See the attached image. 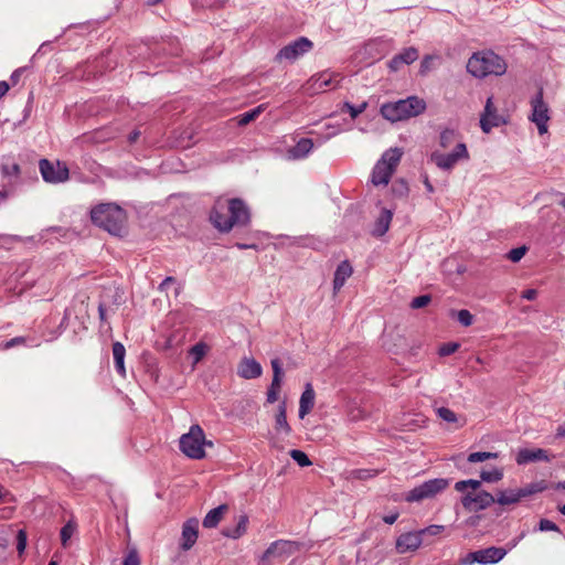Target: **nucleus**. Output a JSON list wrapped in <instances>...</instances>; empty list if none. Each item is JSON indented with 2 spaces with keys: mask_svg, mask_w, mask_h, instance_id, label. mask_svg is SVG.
Returning a JSON list of instances; mask_svg holds the SVG:
<instances>
[{
  "mask_svg": "<svg viewBox=\"0 0 565 565\" xmlns=\"http://www.w3.org/2000/svg\"><path fill=\"white\" fill-rule=\"evenodd\" d=\"M210 220L220 232H230L234 226L249 223V209L241 199H217L210 214Z\"/></svg>",
  "mask_w": 565,
  "mask_h": 565,
  "instance_id": "1",
  "label": "nucleus"
},
{
  "mask_svg": "<svg viewBox=\"0 0 565 565\" xmlns=\"http://www.w3.org/2000/svg\"><path fill=\"white\" fill-rule=\"evenodd\" d=\"M90 218L94 224L108 233L120 235L125 230L127 215L125 210L117 204L102 203L92 209Z\"/></svg>",
  "mask_w": 565,
  "mask_h": 565,
  "instance_id": "2",
  "label": "nucleus"
},
{
  "mask_svg": "<svg viewBox=\"0 0 565 565\" xmlns=\"http://www.w3.org/2000/svg\"><path fill=\"white\" fill-rule=\"evenodd\" d=\"M467 71L477 78L501 76L507 72V63L492 51H480L468 60Z\"/></svg>",
  "mask_w": 565,
  "mask_h": 565,
  "instance_id": "3",
  "label": "nucleus"
},
{
  "mask_svg": "<svg viewBox=\"0 0 565 565\" xmlns=\"http://www.w3.org/2000/svg\"><path fill=\"white\" fill-rule=\"evenodd\" d=\"M426 102L418 96H409L405 99L385 103L381 106V115L392 121L406 120L419 116L426 110Z\"/></svg>",
  "mask_w": 565,
  "mask_h": 565,
  "instance_id": "4",
  "label": "nucleus"
},
{
  "mask_svg": "<svg viewBox=\"0 0 565 565\" xmlns=\"http://www.w3.org/2000/svg\"><path fill=\"white\" fill-rule=\"evenodd\" d=\"M180 450L191 459H203L205 447H213L211 440L205 439V434L200 425H192L186 434L180 437Z\"/></svg>",
  "mask_w": 565,
  "mask_h": 565,
  "instance_id": "5",
  "label": "nucleus"
},
{
  "mask_svg": "<svg viewBox=\"0 0 565 565\" xmlns=\"http://www.w3.org/2000/svg\"><path fill=\"white\" fill-rule=\"evenodd\" d=\"M402 154L403 152L399 148H391L382 154L372 171L371 181L374 185L388 184L392 174L401 161Z\"/></svg>",
  "mask_w": 565,
  "mask_h": 565,
  "instance_id": "6",
  "label": "nucleus"
},
{
  "mask_svg": "<svg viewBox=\"0 0 565 565\" xmlns=\"http://www.w3.org/2000/svg\"><path fill=\"white\" fill-rule=\"evenodd\" d=\"M470 156L466 143L457 142L451 152L445 153L435 150L430 154V161L443 171L450 172L460 161L469 160Z\"/></svg>",
  "mask_w": 565,
  "mask_h": 565,
  "instance_id": "7",
  "label": "nucleus"
},
{
  "mask_svg": "<svg viewBox=\"0 0 565 565\" xmlns=\"http://www.w3.org/2000/svg\"><path fill=\"white\" fill-rule=\"evenodd\" d=\"M531 114L529 120L533 122L540 135L548 131V121L551 119L550 107L543 98V90L540 89L536 95L531 99Z\"/></svg>",
  "mask_w": 565,
  "mask_h": 565,
  "instance_id": "8",
  "label": "nucleus"
},
{
  "mask_svg": "<svg viewBox=\"0 0 565 565\" xmlns=\"http://www.w3.org/2000/svg\"><path fill=\"white\" fill-rule=\"evenodd\" d=\"M449 486V480L445 478H436L423 482L415 487L406 494V501L418 502L425 499H430L443 492Z\"/></svg>",
  "mask_w": 565,
  "mask_h": 565,
  "instance_id": "9",
  "label": "nucleus"
},
{
  "mask_svg": "<svg viewBox=\"0 0 565 565\" xmlns=\"http://www.w3.org/2000/svg\"><path fill=\"white\" fill-rule=\"evenodd\" d=\"M39 168L43 180L47 183H63L68 180L70 171L64 162H52L47 159H41Z\"/></svg>",
  "mask_w": 565,
  "mask_h": 565,
  "instance_id": "10",
  "label": "nucleus"
},
{
  "mask_svg": "<svg viewBox=\"0 0 565 565\" xmlns=\"http://www.w3.org/2000/svg\"><path fill=\"white\" fill-rule=\"evenodd\" d=\"M312 47L313 43L308 38L300 36L280 49L276 55V61H288L292 63L306 53L310 52Z\"/></svg>",
  "mask_w": 565,
  "mask_h": 565,
  "instance_id": "11",
  "label": "nucleus"
},
{
  "mask_svg": "<svg viewBox=\"0 0 565 565\" xmlns=\"http://www.w3.org/2000/svg\"><path fill=\"white\" fill-rule=\"evenodd\" d=\"M508 554V550L504 547H487L483 550H478L475 552H470L463 559L466 565H472L473 563H478L481 565H490L499 563L504 556Z\"/></svg>",
  "mask_w": 565,
  "mask_h": 565,
  "instance_id": "12",
  "label": "nucleus"
},
{
  "mask_svg": "<svg viewBox=\"0 0 565 565\" xmlns=\"http://www.w3.org/2000/svg\"><path fill=\"white\" fill-rule=\"evenodd\" d=\"M297 550L295 542L287 540H277L273 542L268 548L263 553L258 565H268L271 559H286L292 555Z\"/></svg>",
  "mask_w": 565,
  "mask_h": 565,
  "instance_id": "13",
  "label": "nucleus"
},
{
  "mask_svg": "<svg viewBox=\"0 0 565 565\" xmlns=\"http://www.w3.org/2000/svg\"><path fill=\"white\" fill-rule=\"evenodd\" d=\"M495 502V498L487 491L466 492L461 498L462 507L470 512L487 509Z\"/></svg>",
  "mask_w": 565,
  "mask_h": 565,
  "instance_id": "14",
  "label": "nucleus"
},
{
  "mask_svg": "<svg viewBox=\"0 0 565 565\" xmlns=\"http://www.w3.org/2000/svg\"><path fill=\"white\" fill-rule=\"evenodd\" d=\"M341 81V76L337 73L332 72H321L319 74L313 75L309 81V89L313 93L323 92L327 89L335 88Z\"/></svg>",
  "mask_w": 565,
  "mask_h": 565,
  "instance_id": "15",
  "label": "nucleus"
},
{
  "mask_svg": "<svg viewBox=\"0 0 565 565\" xmlns=\"http://www.w3.org/2000/svg\"><path fill=\"white\" fill-rule=\"evenodd\" d=\"M501 122V117L497 114V109L493 106L492 97H489L480 118V127L483 132L488 134L492 128L500 126Z\"/></svg>",
  "mask_w": 565,
  "mask_h": 565,
  "instance_id": "16",
  "label": "nucleus"
},
{
  "mask_svg": "<svg viewBox=\"0 0 565 565\" xmlns=\"http://www.w3.org/2000/svg\"><path fill=\"white\" fill-rule=\"evenodd\" d=\"M422 545L420 532H407L401 534L396 540V550L398 553L404 554L414 552Z\"/></svg>",
  "mask_w": 565,
  "mask_h": 565,
  "instance_id": "17",
  "label": "nucleus"
},
{
  "mask_svg": "<svg viewBox=\"0 0 565 565\" xmlns=\"http://www.w3.org/2000/svg\"><path fill=\"white\" fill-rule=\"evenodd\" d=\"M198 527L199 521L196 519H190L183 524L180 544L183 551L191 550L195 544L199 535Z\"/></svg>",
  "mask_w": 565,
  "mask_h": 565,
  "instance_id": "18",
  "label": "nucleus"
},
{
  "mask_svg": "<svg viewBox=\"0 0 565 565\" xmlns=\"http://www.w3.org/2000/svg\"><path fill=\"white\" fill-rule=\"evenodd\" d=\"M515 461L518 465H526L534 461H550V456L542 448H523L516 454Z\"/></svg>",
  "mask_w": 565,
  "mask_h": 565,
  "instance_id": "19",
  "label": "nucleus"
},
{
  "mask_svg": "<svg viewBox=\"0 0 565 565\" xmlns=\"http://www.w3.org/2000/svg\"><path fill=\"white\" fill-rule=\"evenodd\" d=\"M419 54L417 49L413 46L404 49L399 54H396L390 60L388 67L391 71L397 72L403 65H408L415 62Z\"/></svg>",
  "mask_w": 565,
  "mask_h": 565,
  "instance_id": "20",
  "label": "nucleus"
},
{
  "mask_svg": "<svg viewBox=\"0 0 565 565\" xmlns=\"http://www.w3.org/2000/svg\"><path fill=\"white\" fill-rule=\"evenodd\" d=\"M262 373V365L253 358L242 359L237 367V374L245 380L257 379Z\"/></svg>",
  "mask_w": 565,
  "mask_h": 565,
  "instance_id": "21",
  "label": "nucleus"
},
{
  "mask_svg": "<svg viewBox=\"0 0 565 565\" xmlns=\"http://www.w3.org/2000/svg\"><path fill=\"white\" fill-rule=\"evenodd\" d=\"M315 147L313 140L310 138H301L297 143L287 150V156L292 160H301L309 156Z\"/></svg>",
  "mask_w": 565,
  "mask_h": 565,
  "instance_id": "22",
  "label": "nucleus"
},
{
  "mask_svg": "<svg viewBox=\"0 0 565 565\" xmlns=\"http://www.w3.org/2000/svg\"><path fill=\"white\" fill-rule=\"evenodd\" d=\"M316 393L311 383L305 385V390L299 399V417L305 418L313 408Z\"/></svg>",
  "mask_w": 565,
  "mask_h": 565,
  "instance_id": "23",
  "label": "nucleus"
},
{
  "mask_svg": "<svg viewBox=\"0 0 565 565\" xmlns=\"http://www.w3.org/2000/svg\"><path fill=\"white\" fill-rule=\"evenodd\" d=\"M353 268L348 260H343L335 269L333 278V290L338 292L345 284L347 279L351 277Z\"/></svg>",
  "mask_w": 565,
  "mask_h": 565,
  "instance_id": "24",
  "label": "nucleus"
},
{
  "mask_svg": "<svg viewBox=\"0 0 565 565\" xmlns=\"http://www.w3.org/2000/svg\"><path fill=\"white\" fill-rule=\"evenodd\" d=\"M286 412H287V407H286V402L284 401L278 405V412L275 417V430L278 434L288 436L291 433V427L289 426V424L287 422Z\"/></svg>",
  "mask_w": 565,
  "mask_h": 565,
  "instance_id": "25",
  "label": "nucleus"
},
{
  "mask_svg": "<svg viewBox=\"0 0 565 565\" xmlns=\"http://www.w3.org/2000/svg\"><path fill=\"white\" fill-rule=\"evenodd\" d=\"M125 355H126L125 347L120 342H115L113 344V356H114V362H115V369L118 372V374L122 377L126 376Z\"/></svg>",
  "mask_w": 565,
  "mask_h": 565,
  "instance_id": "26",
  "label": "nucleus"
},
{
  "mask_svg": "<svg viewBox=\"0 0 565 565\" xmlns=\"http://www.w3.org/2000/svg\"><path fill=\"white\" fill-rule=\"evenodd\" d=\"M226 510L227 505L222 504L209 511V513L203 519V526L206 529L215 527L222 520L223 514Z\"/></svg>",
  "mask_w": 565,
  "mask_h": 565,
  "instance_id": "27",
  "label": "nucleus"
},
{
  "mask_svg": "<svg viewBox=\"0 0 565 565\" xmlns=\"http://www.w3.org/2000/svg\"><path fill=\"white\" fill-rule=\"evenodd\" d=\"M522 499L520 489H509L500 491L495 498V502L501 505L515 504Z\"/></svg>",
  "mask_w": 565,
  "mask_h": 565,
  "instance_id": "28",
  "label": "nucleus"
},
{
  "mask_svg": "<svg viewBox=\"0 0 565 565\" xmlns=\"http://www.w3.org/2000/svg\"><path fill=\"white\" fill-rule=\"evenodd\" d=\"M247 524H248L247 515H241L238 518L236 526L233 529H230V527L224 529L223 535L226 537H231V539H238L243 534H245V532L247 530Z\"/></svg>",
  "mask_w": 565,
  "mask_h": 565,
  "instance_id": "29",
  "label": "nucleus"
},
{
  "mask_svg": "<svg viewBox=\"0 0 565 565\" xmlns=\"http://www.w3.org/2000/svg\"><path fill=\"white\" fill-rule=\"evenodd\" d=\"M391 221L392 212L388 210H383L376 221L374 233L379 236L384 235L390 227Z\"/></svg>",
  "mask_w": 565,
  "mask_h": 565,
  "instance_id": "30",
  "label": "nucleus"
},
{
  "mask_svg": "<svg viewBox=\"0 0 565 565\" xmlns=\"http://www.w3.org/2000/svg\"><path fill=\"white\" fill-rule=\"evenodd\" d=\"M457 142H460L458 140V134L454 129H445L440 132L439 136V146L443 149H448L452 145L456 146Z\"/></svg>",
  "mask_w": 565,
  "mask_h": 565,
  "instance_id": "31",
  "label": "nucleus"
},
{
  "mask_svg": "<svg viewBox=\"0 0 565 565\" xmlns=\"http://www.w3.org/2000/svg\"><path fill=\"white\" fill-rule=\"evenodd\" d=\"M265 109L264 105H259L237 117V124L239 126L248 125L250 121L255 120Z\"/></svg>",
  "mask_w": 565,
  "mask_h": 565,
  "instance_id": "32",
  "label": "nucleus"
},
{
  "mask_svg": "<svg viewBox=\"0 0 565 565\" xmlns=\"http://www.w3.org/2000/svg\"><path fill=\"white\" fill-rule=\"evenodd\" d=\"M281 382L282 380L279 379H273L271 384L268 387L267 394H266V401L269 404H273L277 402L280 390H281Z\"/></svg>",
  "mask_w": 565,
  "mask_h": 565,
  "instance_id": "33",
  "label": "nucleus"
},
{
  "mask_svg": "<svg viewBox=\"0 0 565 565\" xmlns=\"http://www.w3.org/2000/svg\"><path fill=\"white\" fill-rule=\"evenodd\" d=\"M76 523L73 522V521H68L62 529H61V532H60V536H61V543L64 547H66L68 545V541L71 540V537L74 535V533L76 532Z\"/></svg>",
  "mask_w": 565,
  "mask_h": 565,
  "instance_id": "34",
  "label": "nucleus"
},
{
  "mask_svg": "<svg viewBox=\"0 0 565 565\" xmlns=\"http://www.w3.org/2000/svg\"><path fill=\"white\" fill-rule=\"evenodd\" d=\"M480 486H481L480 480L469 479V480H461V481L456 482L455 489L459 492H465L468 488H470L471 489L470 492H476L480 488Z\"/></svg>",
  "mask_w": 565,
  "mask_h": 565,
  "instance_id": "35",
  "label": "nucleus"
},
{
  "mask_svg": "<svg viewBox=\"0 0 565 565\" xmlns=\"http://www.w3.org/2000/svg\"><path fill=\"white\" fill-rule=\"evenodd\" d=\"M498 457H499L498 452L477 451V452H471L468 456V461L469 462H481V461H486L488 459H497Z\"/></svg>",
  "mask_w": 565,
  "mask_h": 565,
  "instance_id": "36",
  "label": "nucleus"
},
{
  "mask_svg": "<svg viewBox=\"0 0 565 565\" xmlns=\"http://www.w3.org/2000/svg\"><path fill=\"white\" fill-rule=\"evenodd\" d=\"M546 488L547 487L544 483V481H541V482L531 483L524 488H521L520 491H521L522 498H525V497H530L534 493L542 492V491L546 490Z\"/></svg>",
  "mask_w": 565,
  "mask_h": 565,
  "instance_id": "37",
  "label": "nucleus"
},
{
  "mask_svg": "<svg viewBox=\"0 0 565 565\" xmlns=\"http://www.w3.org/2000/svg\"><path fill=\"white\" fill-rule=\"evenodd\" d=\"M481 480L486 482H497L502 479L503 472L501 469L494 468L492 470H483L480 473Z\"/></svg>",
  "mask_w": 565,
  "mask_h": 565,
  "instance_id": "38",
  "label": "nucleus"
},
{
  "mask_svg": "<svg viewBox=\"0 0 565 565\" xmlns=\"http://www.w3.org/2000/svg\"><path fill=\"white\" fill-rule=\"evenodd\" d=\"M122 565H141L138 550L135 546L128 548V552L122 559Z\"/></svg>",
  "mask_w": 565,
  "mask_h": 565,
  "instance_id": "39",
  "label": "nucleus"
},
{
  "mask_svg": "<svg viewBox=\"0 0 565 565\" xmlns=\"http://www.w3.org/2000/svg\"><path fill=\"white\" fill-rule=\"evenodd\" d=\"M438 60L436 55H426L420 62L419 73L420 75L428 74L435 67V61Z\"/></svg>",
  "mask_w": 565,
  "mask_h": 565,
  "instance_id": "40",
  "label": "nucleus"
},
{
  "mask_svg": "<svg viewBox=\"0 0 565 565\" xmlns=\"http://www.w3.org/2000/svg\"><path fill=\"white\" fill-rule=\"evenodd\" d=\"M290 457L300 466V467H309L311 466V460L309 457L302 451L298 449H292L290 451Z\"/></svg>",
  "mask_w": 565,
  "mask_h": 565,
  "instance_id": "41",
  "label": "nucleus"
},
{
  "mask_svg": "<svg viewBox=\"0 0 565 565\" xmlns=\"http://www.w3.org/2000/svg\"><path fill=\"white\" fill-rule=\"evenodd\" d=\"M1 171L4 177L17 178L20 174V167L15 162L3 163L1 167Z\"/></svg>",
  "mask_w": 565,
  "mask_h": 565,
  "instance_id": "42",
  "label": "nucleus"
},
{
  "mask_svg": "<svg viewBox=\"0 0 565 565\" xmlns=\"http://www.w3.org/2000/svg\"><path fill=\"white\" fill-rule=\"evenodd\" d=\"M456 316L459 323L462 324L463 327H469L473 322V316L470 313L469 310L461 309L456 312Z\"/></svg>",
  "mask_w": 565,
  "mask_h": 565,
  "instance_id": "43",
  "label": "nucleus"
},
{
  "mask_svg": "<svg viewBox=\"0 0 565 565\" xmlns=\"http://www.w3.org/2000/svg\"><path fill=\"white\" fill-rule=\"evenodd\" d=\"M438 416L447 422V423H456L457 422V415L455 412H452L450 408L447 407H439L437 409Z\"/></svg>",
  "mask_w": 565,
  "mask_h": 565,
  "instance_id": "44",
  "label": "nucleus"
},
{
  "mask_svg": "<svg viewBox=\"0 0 565 565\" xmlns=\"http://www.w3.org/2000/svg\"><path fill=\"white\" fill-rule=\"evenodd\" d=\"M377 475V471L375 470H369V469H356L351 472V476L355 479L360 480H366L370 478H373Z\"/></svg>",
  "mask_w": 565,
  "mask_h": 565,
  "instance_id": "45",
  "label": "nucleus"
},
{
  "mask_svg": "<svg viewBox=\"0 0 565 565\" xmlns=\"http://www.w3.org/2000/svg\"><path fill=\"white\" fill-rule=\"evenodd\" d=\"M431 301V297L429 295H422L418 297H415L412 302L411 307L413 309H420L426 307Z\"/></svg>",
  "mask_w": 565,
  "mask_h": 565,
  "instance_id": "46",
  "label": "nucleus"
},
{
  "mask_svg": "<svg viewBox=\"0 0 565 565\" xmlns=\"http://www.w3.org/2000/svg\"><path fill=\"white\" fill-rule=\"evenodd\" d=\"M458 349H459V343H457V342H447V343H444L439 348L438 353L441 356H447V355H450V354L455 353Z\"/></svg>",
  "mask_w": 565,
  "mask_h": 565,
  "instance_id": "47",
  "label": "nucleus"
},
{
  "mask_svg": "<svg viewBox=\"0 0 565 565\" xmlns=\"http://www.w3.org/2000/svg\"><path fill=\"white\" fill-rule=\"evenodd\" d=\"M525 253H526L525 246L516 247L509 252L508 258L513 263H518L523 258Z\"/></svg>",
  "mask_w": 565,
  "mask_h": 565,
  "instance_id": "48",
  "label": "nucleus"
},
{
  "mask_svg": "<svg viewBox=\"0 0 565 565\" xmlns=\"http://www.w3.org/2000/svg\"><path fill=\"white\" fill-rule=\"evenodd\" d=\"M26 540V532L24 530H19L17 534V550L20 555L25 551Z\"/></svg>",
  "mask_w": 565,
  "mask_h": 565,
  "instance_id": "49",
  "label": "nucleus"
},
{
  "mask_svg": "<svg viewBox=\"0 0 565 565\" xmlns=\"http://www.w3.org/2000/svg\"><path fill=\"white\" fill-rule=\"evenodd\" d=\"M366 103H362L359 106L351 105L349 103H345V108L348 109L351 118L355 119L360 114H362L366 108Z\"/></svg>",
  "mask_w": 565,
  "mask_h": 565,
  "instance_id": "50",
  "label": "nucleus"
},
{
  "mask_svg": "<svg viewBox=\"0 0 565 565\" xmlns=\"http://www.w3.org/2000/svg\"><path fill=\"white\" fill-rule=\"evenodd\" d=\"M539 530L542 532L555 531L559 532V527L551 520L542 519L539 523Z\"/></svg>",
  "mask_w": 565,
  "mask_h": 565,
  "instance_id": "51",
  "label": "nucleus"
},
{
  "mask_svg": "<svg viewBox=\"0 0 565 565\" xmlns=\"http://www.w3.org/2000/svg\"><path fill=\"white\" fill-rule=\"evenodd\" d=\"M393 192L399 196H404L408 193L407 183L404 180H399L393 184Z\"/></svg>",
  "mask_w": 565,
  "mask_h": 565,
  "instance_id": "52",
  "label": "nucleus"
},
{
  "mask_svg": "<svg viewBox=\"0 0 565 565\" xmlns=\"http://www.w3.org/2000/svg\"><path fill=\"white\" fill-rule=\"evenodd\" d=\"M25 338L24 337H15L4 343H1L0 344V349L2 350H9L13 347H17V345H20V344H24L25 343Z\"/></svg>",
  "mask_w": 565,
  "mask_h": 565,
  "instance_id": "53",
  "label": "nucleus"
},
{
  "mask_svg": "<svg viewBox=\"0 0 565 565\" xmlns=\"http://www.w3.org/2000/svg\"><path fill=\"white\" fill-rule=\"evenodd\" d=\"M271 369H273V379L282 380V369L281 363L278 359L271 360Z\"/></svg>",
  "mask_w": 565,
  "mask_h": 565,
  "instance_id": "54",
  "label": "nucleus"
},
{
  "mask_svg": "<svg viewBox=\"0 0 565 565\" xmlns=\"http://www.w3.org/2000/svg\"><path fill=\"white\" fill-rule=\"evenodd\" d=\"M191 354H193L195 356L196 361H200L204 356V354H205V345L202 344V343L195 344L191 349Z\"/></svg>",
  "mask_w": 565,
  "mask_h": 565,
  "instance_id": "55",
  "label": "nucleus"
},
{
  "mask_svg": "<svg viewBox=\"0 0 565 565\" xmlns=\"http://www.w3.org/2000/svg\"><path fill=\"white\" fill-rule=\"evenodd\" d=\"M444 530L443 525H430L424 530L420 531V534H430V535H437Z\"/></svg>",
  "mask_w": 565,
  "mask_h": 565,
  "instance_id": "56",
  "label": "nucleus"
},
{
  "mask_svg": "<svg viewBox=\"0 0 565 565\" xmlns=\"http://www.w3.org/2000/svg\"><path fill=\"white\" fill-rule=\"evenodd\" d=\"M537 296V291L535 289H526L522 292V298L526 300H534Z\"/></svg>",
  "mask_w": 565,
  "mask_h": 565,
  "instance_id": "57",
  "label": "nucleus"
},
{
  "mask_svg": "<svg viewBox=\"0 0 565 565\" xmlns=\"http://www.w3.org/2000/svg\"><path fill=\"white\" fill-rule=\"evenodd\" d=\"M174 282V278L173 277H167L160 285H159V290L160 291H164L168 286L170 284Z\"/></svg>",
  "mask_w": 565,
  "mask_h": 565,
  "instance_id": "58",
  "label": "nucleus"
},
{
  "mask_svg": "<svg viewBox=\"0 0 565 565\" xmlns=\"http://www.w3.org/2000/svg\"><path fill=\"white\" fill-rule=\"evenodd\" d=\"M397 518H398V512H394L390 515H385L383 518V521L387 524H393L397 520Z\"/></svg>",
  "mask_w": 565,
  "mask_h": 565,
  "instance_id": "59",
  "label": "nucleus"
},
{
  "mask_svg": "<svg viewBox=\"0 0 565 565\" xmlns=\"http://www.w3.org/2000/svg\"><path fill=\"white\" fill-rule=\"evenodd\" d=\"M423 182H424V185L426 188V190L429 192V193H433L434 192V186L433 184L430 183L429 179H428V175L425 174L423 177Z\"/></svg>",
  "mask_w": 565,
  "mask_h": 565,
  "instance_id": "60",
  "label": "nucleus"
},
{
  "mask_svg": "<svg viewBox=\"0 0 565 565\" xmlns=\"http://www.w3.org/2000/svg\"><path fill=\"white\" fill-rule=\"evenodd\" d=\"M9 90L7 82H0V98Z\"/></svg>",
  "mask_w": 565,
  "mask_h": 565,
  "instance_id": "61",
  "label": "nucleus"
},
{
  "mask_svg": "<svg viewBox=\"0 0 565 565\" xmlns=\"http://www.w3.org/2000/svg\"><path fill=\"white\" fill-rule=\"evenodd\" d=\"M521 539H522V536L519 537V539H514L511 542H509L508 545H507L508 546V548H507L508 552L511 551L512 548H514L519 544Z\"/></svg>",
  "mask_w": 565,
  "mask_h": 565,
  "instance_id": "62",
  "label": "nucleus"
},
{
  "mask_svg": "<svg viewBox=\"0 0 565 565\" xmlns=\"http://www.w3.org/2000/svg\"><path fill=\"white\" fill-rule=\"evenodd\" d=\"M557 436L565 437V423L557 428Z\"/></svg>",
  "mask_w": 565,
  "mask_h": 565,
  "instance_id": "63",
  "label": "nucleus"
},
{
  "mask_svg": "<svg viewBox=\"0 0 565 565\" xmlns=\"http://www.w3.org/2000/svg\"><path fill=\"white\" fill-rule=\"evenodd\" d=\"M554 488L556 490H565V480L563 482H558Z\"/></svg>",
  "mask_w": 565,
  "mask_h": 565,
  "instance_id": "64",
  "label": "nucleus"
}]
</instances>
